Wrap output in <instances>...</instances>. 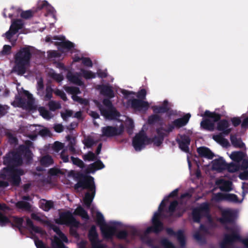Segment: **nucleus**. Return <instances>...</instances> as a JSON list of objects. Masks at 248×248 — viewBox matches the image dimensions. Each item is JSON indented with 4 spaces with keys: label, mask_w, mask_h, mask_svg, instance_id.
Segmentation results:
<instances>
[{
    "label": "nucleus",
    "mask_w": 248,
    "mask_h": 248,
    "mask_svg": "<svg viewBox=\"0 0 248 248\" xmlns=\"http://www.w3.org/2000/svg\"><path fill=\"white\" fill-rule=\"evenodd\" d=\"M92 216L96 217V221L99 225L102 234L105 238H110L116 235L119 238H124L126 236L125 232L121 231L123 225L118 221H110L108 223L105 222L103 215L98 212L94 206L91 208Z\"/></svg>",
    "instance_id": "obj_1"
},
{
    "label": "nucleus",
    "mask_w": 248,
    "mask_h": 248,
    "mask_svg": "<svg viewBox=\"0 0 248 248\" xmlns=\"http://www.w3.org/2000/svg\"><path fill=\"white\" fill-rule=\"evenodd\" d=\"M46 41L54 42L56 45L60 46V50L64 55L68 52L74 53L72 56L73 62H81L83 65L85 66L91 67L92 66V62L90 59L84 58L80 53L78 52L74 48V44L66 40L64 37L55 36L51 38L50 36H47L46 38Z\"/></svg>",
    "instance_id": "obj_2"
},
{
    "label": "nucleus",
    "mask_w": 248,
    "mask_h": 248,
    "mask_svg": "<svg viewBox=\"0 0 248 248\" xmlns=\"http://www.w3.org/2000/svg\"><path fill=\"white\" fill-rule=\"evenodd\" d=\"M222 217L220 218V221L222 223H228V225L229 227V228H227L229 235L226 236L225 239V243L228 244L230 242L238 237L240 228L235 224L232 222L236 218L237 213L232 210L227 209L222 211Z\"/></svg>",
    "instance_id": "obj_3"
},
{
    "label": "nucleus",
    "mask_w": 248,
    "mask_h": 248,
    "mask_svg": "<svg viewBox=\"0 0 248 248\" xmlns=\"http://www.w3.org/2000/svg\"><path fill=\"white\" fill-rule=\"evenodd\" d=\"M30 56L28 47L21 49L15 56V65L13 69V72L18 75L25 73L30 64Z\"/></svg>",
    "instance_id": "obj_4"
},
{
    "label": "nucleus",
    "mask_w": 248,
    "mask_h": 248,
    "mask_svg": "<svg viewBox=\"0 0 248 248\" xmlns=\"http://www.w3.org/2000/svg\"><path fill=\"white\" fill-rule=\"evenodd\" d=\"M75 188L78 189H88L91 192V194L88 192L86 194L84 198V203L86 206L89 207L94 198L95 190L93 178L91 176H87L83 180L79 181L76 185Z\"/></svg>",
    "instance_id": "obj_5"
},
{
    "label": "nucleus",
    "mask_w": 248,
    "mask_h": 248,
    "mask_svg": "<svg viewBox=\"0 0 248 248\" xmlns=\"http://www.w3.org/2000/svg\"><path fill=\"white\" fill-rule=\"evenodd\" d=\"M178 191V189H176L174 190L168 196L164 198V200L162 201L161 203H160L158 211L157 212L155 213L153 218H152V222H153V226L148 227L146 231V233H148L152 232H158L160 231L163 229L162 224L158 221V218L160 216V213L165 206V202L168 201V199L170 197H173L175 196Z\"/></svg>",
    "instance_id": "obj_6"
},
{
    "label": "nucleus",
    "mask_w": 248,
    "mask_h": 248,
    "mask_svg": "<svg viewBox=\"0 0 248 248\" xmlns=\"http://www.w3.org/2000/svg\"><path fill=\"white\" fill-rule=\"evenodd\" d=\"M18 91L19 90L18 89ZM18 95L16 96L15 100L12 103L14 107H21L29 109H32L34 103L31 94L27 91L23 90L18 91Z\"/></svg>",
    "instance_id": "obj_7"
},
{
    "label": "nucleus",
    "mask_w": 248,
    "mask_h": 248,
    "mask_svg": "<svg viewBox=\"0 0 248 248\" xmlns=\"http://www.w3.org/2000/svg\"><path fill=\"white\" fill-rule=\"evenodd\" d=\"M24 174L22 170L16 166L4 168L0 172V177L8 180L15 185H17L20 182V176Z\"/></svg>",
    "instance_id": "obj_8"
},
{
    "label": "nucleus",
    "mask_w": 248,
    "mask_h": 248,
    "mask_svg": "<svg viewBox=\"0 0 248 248\" xmlns=\"http://www.w3.org/2000/svg\"><path fill=\"white\" fill-rule=\"evenodd\" d=\"M94 103L99 108L101 114L106 119L116 120L117 118L120 116L119 113L117 112L109 100L104 99L103 106H99L96 101H94Z\"/></svg>",
    "instance_id": "obj_9"
},
{
    "label": "nucleus",
    "mask_w": 248,
    "mask_h": 248,
    "mask_svg": "<svg viewBox=\"0 0 248 248\" xmlns=\"http://www.w3.org/2000/svg\"><path fill=\"white\" fill-rule=\"evenodd\" d=\"M20 151L22 152H20L17 154L11 153L7 155L4 158V163L7 165L16 164L18 165L22 162L21 159L22 155L24 156H27L28 157H31V153L28 148L22 146H20Z\"/></svg>",
    "instance_id": "obj_10"
},
{
    "label": "nucleus",
    "mask_w": 248,
    "mask_h": 248,
    "mask_svg": "<svg viewBox=\"0 0 248 248\" xmlns=\"http://www.w3.org/2000/svg\"><path fill=\"white\" fill-rule=\"evenodd\" d=\"M55 221L59 224H66L70 226L71 233L76 236V232L73 228L77 227L79 223L73 217L71 213L67 212L61 214L59 218L56 219Z\"/></svg>",
    "instance_id": "obj_11"
},
{
    "label": "nucleus",
    "mask_w": 248,
    "mask_h": 248,
    "mask_svg": "<svg viewBox=\"0 0 248 248\" xmlns=\"http://www.w3.org/2000/svg\"><path fill=\"white\" fill-rule=\"evenodd\" d=\"M201 117H206L208 119L203 120L201 123L202 128L213 131L215 129L214 123L220 119V116L215 113L210 112L208 110L205 111L204 114H200Z\"/></svg>",
    "instance_id": "obj_12"
},
{
    "label": "nucleus",
    "mask_w": 248,
    "mask_h": 248,
    "mask_svg": "<svg viewBox=\"0 0 248 248\" xmlns=\"http://www.w3.org/2000/svg\"><path fill=\"white\" fill-rule=\"evenodd\" d=\"M124 130V126L122 123L117 121L116 125L107 126L102 128V137H111L119 135Z\"/></svg>",
    "instance_id": "obj_13"
},
{
    "label": "nucleus",
    "mask_w": 248,
    "mask_h": 248,
    "mask_svg": "<svg viewBox=\"0 0 248 248\" xmlns=\"http://www.w3.org/2000/svg\"><path fill=\"white\" fill-rule=\"evenodd\" d=\"M22 27L23 23L22 21L17 20L12 22L9 30L5 33L6 38L12 43L13 45H14L17 38L16 33Z\"/></svg>",
    "instance_id": "obj_14"
},
{
    "label": "nucleus",
    "mask_w": 248,
    "mask_h": 248,
    "mask_svg": "<svg viewBox=\"0 0 248 248\" xmlns=\"http://www.w3.org/2000/svg\"><path fill=\"white\" fill-rule=\"evenodd\" d=\"M150 142L151 140L146 137L144 132L141 131L133 139V146L136 151H139Z\"/></svg>",
    "instance_id": "obj_15"
},
{
    "label": "nucleus",
    "mask_w": 248,
    "mask_h": 248,
    "mask_svg": "<svg viewBox=\"0 0 248 248\" xmlns=\"http://www.w3.org/2000/svg\"><path fill=\"white\" fill-rule=\"evenodd\" d=\"M208 209L209 205L206 203H203L198 208L195 209L192 213L194 221L199 222L201 218L205 217L209 221H210V217L208 214Z\"/></svg>",
    "instance_id": "obj_16"
},
{
    "label": "nucleus",
    "mask_w": 248,
    "mask_h": 248,
    "mask_svg": "<svg viewBox=\"0 0 248 248\" xmlns=\"http://www.w3.org/2000/svg\"><path fill=\"white\" fill-rule=\"evenodd\" d=\"M117 92L118 93L119 92H120L122 93L124 99L127 100V106H129L130 105V103L131 102L132 100V99L134 98L135 96H137L139 99H143L145 97L146 95V92L144 89H142L137 94H136L135 93L129 92L127 90H125L124 89H119L117 90Z\"/></svg>",
    "instance_id": "obj_17"
},
{
    "label": "nucleus",
    "mask_w": 248,
    "mask_h": 248,
    "mask_svg": "<svg viewBox=\"0 0 248 248\" xmlns=\"http://www.w3.org/2000/svg\"><path fill=\"white\" fill-rule=\"evenodd\" d=\"M52 229L56 233L57 236H55L52 241L53 248H65L62 242H67L66 237L56 227H53Z\"/></svg>",
    "instance_id": "obj_18"
},
{
    "label": "nucleus",
    "mask_w": 248,
    "mask_h": 248,
    "mask_svg": "<svg viewBox=\"0 0 248 248\" xmlns=\"http://www.w3.org/2000/svg\"><path fill=\"white\" fill-rule=\"evenodd\" d=\"M243 199L239 200L237 196L232 194L218 193L212 197V201L219 202L222 200H226L229 202H233L235 203H241Z\"/></svg>",
    "instance_id": "obj_19"
},
{
    "label": "nucleus",
    "mask_w": 248,
    "mask_h": 248,
    "mask_svg": "<svg viewBox=\"0 0 248 248\" xmlns=\"http://www.w3.org/2000/svg\"><path fill=\"white\" fill-rule=\"evenodd\" d=\"M229 157L237 163L242 162V167L244 169L248 168V158L245 153L242 152H233L229 155Z\"/></svg>",
    "instance_id": "obj_20"
},
{
    "label": "nucleus",
    "mask_w": 248,
    "mask_h": 248,
    "mask_svg": "<svg viewBox=\"0 0 248 248\" xmlns=\"http://www.w3.org/2000/svg\"><path fill=\"white\" fill-rule=\"evenodd\" d=\"M24 219L23 218L12 217L9 218H7L3 215L1 211L0 210V225L3 226L9 222H12L17 227H20L22 226Z\"/></svg>",
    "instance_id": "obj_21"
},
{
    "label": "nucleus",
    "mask_w": 248,
    "mask_h": 248,
    "mask_svg": "<svg viewBox=\"0 0 248 248\" xmlns=\"http://www.w3.org/2000/svg\"><path fill=\"white\" fill-rule=\"evenodd\" d=\"M65 90L68 93L72 95V97L74 101L78 102L80 104L84 106H86L88 104V101L87 100L81 98L77 95L80 93L78 88L76 87H65Z\"/></svg>",
    "instance_id": "obj_22"
},
{
    "label": "nucleus",
    "mask_w": 248,
    "mask_h": 248,
    "mask_svg": "<svg viewBox=\"0 0 248 248\" xmlns=\"http://www.w3.org/2000/svg\"><path fill=\"white\" fill-rule=\"evenodd\" d=\"M89 237L92 245V248H106V246L101 245L98 240L97 234L94 226L91 228Z\"/></svg>",
    "instance_id": "obj_23"
},
{
    "label": "nucleus",
    "mask_w": 248,
    "mask_h": 248,
    "mask_svg": "<svg viewBox=\"0 0 248 248\" xmlns=\"http://www.w3.org/2000/svg\"><path fill=\"white\" fill-rule=\"evenodd\" d=\"M130 105H131V107L134 109L140 111H143L146 110L149 108L150 104L147 101L134 99L131 101Z\"/></svg>",
    "instance_id": "obj_24"
},
{
    "label": "nucleus",
    "mask_w": 248,
    "mask_h": 248,
    "mask_svg": "<svg viewBox=\"0 0 248 248\" xmlns=\"http://www.w3.org/2000/svg\"><path fill=\"white\" fill-rule=\"evenodd\" d=\"M210 166L212 170L221 171L226 168V163L222 157H219L213 160Z\"/></svg>",
    "instance_id": "obj_25"
},
{
    "label": "nucleus",
    "mask_w": 248,
    "mask_h": 248,
    "mask_svg": "<svg viewBox=\"0 0 248 248\" xmlns=\"http://www.w3.org/2000/svg\"><path fill=\"white\" fill-rule=\"evenodd\" d=\"M180 149L185 152L188 151V145L190 143L189 138L186 136H180L177 140Z\"/></svg>",
    "instance_id": "obj_26"
},
{
    "label": "nucleus",
    "mask_w": 248,
    "mask_h": 248,
    "mask_svg": "<svg viewBox=\"0 0 248 248\" xmlns=\"http://www.w3.org/2000/svg\"><path fill=\"white\" fill-rule=\"evenodd\" d=\"M216 184L222 191H230L232 189V183L229 181L218 179L216 181Z\"/></svg>",
    "instance_id": "obj_27"
},
{
    "label": "nucleus",
    "mask_w": 248,
    "mask_h": 248,
    "mask_svg": "<svg viewBox=\"0 0 248 248\" xmlns=\"http://www.w3.org/2000/svg\"><path fill=\"white\" fill-rule=\"evenodd\" d=\"M197 151L201 156L208 159L212 158L214 155L213 153L208 148L205 147L198 148Z\"/></svg>",
    "instance_id": "obj_28"
},
{
    "label": "nucleus",
    "mask_w": 248,
    "mask_h": 248,
    "mask_svg": "<svg viewBox=\"0 0 248 248\" xmlns=\"http://www.w3.org/2000/svg\"><path fill=\"white\" fill-rule=\"evenodd\" d=\"M98 89L100 93L109 98L114 97V94L110 87L108 86H99Z\"/></svg>",
    "instance_id": "obj_29"
},
{
    "label": "nucleus",
    "mask_w": 248,
    "mask_h": 248,
    "mask_svg": "<svg viewBox=\"0 0 248 248\" xmlns=\"http://www.w3.org/2000/svg\"><path fill=\"white\" fill-rule=\"evenodd\" d=\"M217 129L222 131L225 134H228L231 132L232 129L230 127V124L228 122L221 121L218 124Z\"/></svg>",
    "instance_id": "obj_30"
},
{
    "label": "nucleus",
    "mask_w": 248,
    "mask_h": 248,
    "mask_svg": "<svg viewBox=\"0 0 248 248\" xmlns=\"http://www.w3.org/2000/svg\"><path fill=\"white\" fill-rule=\"evenodd\" d=\"M35 127V126L34 125H31L30 126L31 130L35 132L34 134L29 136L31 140H33L35 138L36 136V134L38 133L42 136H46L49 134V131L47 129L44 128L40 130V129H37Z\"/></svg>",
    "instance_id": "obj_31"
},
{
    "label": "nucleus",
    "mask_w": 248,
    "mask_h": 248,
    "mask_svg": "<svg viewBox=\"0 0 248 248\" xmlns=\"http://www.w3.org/2000/svg\"><path fill=\"white\" fill-rule=\"evenodd\" d=\"M191 115L187 113L183 118L176 120L174 122V125L178 127H180L185 125L188 122Z\"/></svg>",
    "instance_id": "obj_32"
},
{
    "label": "nucleus",
    "mask_w": 248,
    "mask_h": 248,
    "mask_svg": "<svg viewBox=\"0 0 248 248\" xmlns=\"http://www.w3.org/2000/svg\"><path fill=\"white\" fill-rule=\"evenodd\" d=\"M104 167V166L103 164L101 161H98L90 165L87 170V171L88 173H93L95 170L101 169Z\"/></svg>",
    "instance_id": "obj_33"
},
{
    "label": "nucleus",
    "mask_w": 248,
    "mask_h": 248,
    "mask_svg": "<svg viewBox=\"0 0 248 248\" xmlns=\"http://www.w3.org/2000/svg\"><path fill=\"white\" fill-rule=\"evenodd\" d=\"M23 201L19 202L16 204L17 207L23 209L28 210L30 208V204L27 202L30 200L29 197H24Z\"/></svg>",
    "instance_id": "obj_34"
},
{
    "label": "nucleus",
    "mask_w": 248,
    "mask_h": 248,
    "mask_svg": "<svg viewBox=\"0 0 248 248\" xmlns=\"http://www.w3.org/2000/svg\"><path fill=\"white\" fill-rule=\"evenodd\" d=\"M231 141L232 144L235 147L243 148L245 147V144L240 138H237L235 136H231Z\"/></svg>",
    "instance_id": "obj_35"
},
{
    "label": "nucleus",
    "mask_w": 248,
    "mask_h": 248,
    "mask_svg": "<svg viewBox=\"0 0 248 248\" xmlns=\"http://www.w3.org/2000/svg\"><path fill=\"white\" fill-rule=\"evenodd\" d=\"M213 138L217 142L223 147H227L229 145L228 141L223 138L221 135H214Z\"/></svg>",
    "instance_id": "obj_36"
},
{
    "label": "nucleus",
    "mask_w": 248,
    "mask_h": 248,
    "mask_svg": "<svg viewBox=\"0 0 248 248\" xmlns=\"http://www.w3.org/2000/svg\"><path fill=\"white\" fill-rule=\"evenodd\" d=\"M40 206L44 211H47L53 206V203L51 201L42 199L40 201Z\"/></svg>",
    "instance_id": "obj_37"
},
{
    "label": "nucleus",
    "mask_w": 248,
    "mask_h": 248,
    "mask_svg": "<svg viewBox=\"0 0 248 248\" xmlns=\"http://www.w3.org/2000/svg\"><path fill=\"white\" fill-rule=\"evenodd\" d=\"M226 168L228 170L231 172H234L244 169V168L242 167V166H240L234 163H230L228 165H226Z\"/></svg>",
    "instance_id": "obj_38"
},
{
    "label": "nucleus",
    "mask_w": 248,
    "mask_h": 248,
    "mask_svg": "<svg viewBox=\"0 0 248 248\" xmlns=\"http://www.w3.org/2000/svg\"><path fill=\"white\" fill-rule=\"evenodd\" d=\"M27 227L30 229L31 231L35 232L41 233L42 231L39 228L35 227L33 225L31 221L29 218H25Z\"/></svg>",
    "instance_id": "obj_39"
},
{
    "label": "nucleus",
    "mask_w": 248,
    "mask_h": 248,
    "mask_svg": "<svg viewBox=\"0 0 248 248\" xmlns=\"http://www.w3.org/2000/svg\"><path fill=\"white\" fill-rule=\"evenodd\" d=\"M167 102L165 101L164 102V106L163 107L160 106H155L153 107V110L155 113H161L165 112L166 110L169 109V107L166 105Z\"/></svg>",
    "instance_id": "obj_40"
},
{
    "label": "nucleus",
    "mask_w": 248,
    "mask_h": 248,
    "mask_svg": "<svg viewBox=\"0 0 248 248\" xmlns=\"http://www.w3.org/2000/svg\"><path fill=\"white\" fill-rule=\"evenodd\" d=\"M67 78L68 79L69 81L72 83H75L78 85H81L82 84V81L79 78V76H72L70 73H69L67 75Z\"/></svg>",
    "instance_id": "obj_41"
},
{
    "label": "nucleus",
    "mask_w": 248,
    "mask_h": 248,
    "mask_svg": "<svg viewBox=\"0 0 248 248\" xmlns=\"http://www.w3.org/2000/svg\"><path fill=\"white\" fill-rule=\"evenodd\" d=\"M80 76H82L86 79H91L94 78L95 77L94 73L92 72L91 71L83 69H81Z\"/></svg>",
    "instance_id": "obj_42"
},
{
    "label": "nucleus",
    "mask_w": 248,
    "mask_h": 248,
    "mask_svg": "<svg viewBox=\"0 0 248 248\" xmlns=\"http://www.w3.org/2000/svg\"><path fill=\"white\" fill-rule=\"evenodd\" d=\"M74 214L80 216L83 219H88L87 213L81 206H78L75 210Z\"/></svg>",
    "instance_id": "obj_43"
},
{
    "label": "nucleus",
    "mask_w": 248,
    "mask_h": 248,
    "mask_svg": "<svg viewBox=\"0 0 248 248\" xmlns=\"http://www.w3.org/2000/svg\"><path fill=\"white\" fill-rule=\"evenodd\" d=\"M38 7L39 9L46 8L47 10L50 11L53 13L54 9L46 1H39L38 2Z\"/></svg>",
    "instance_id": "obj_44"
},
{
    "label": "nucleus",
    "mask_w": 248,
    "mask_h": 248,
    "mask_svg": "<svg viewBox=\"0 0 248 248\" xmlns=\"http://www.w3.org/2000/svg\"><path fill=\"white\" fill-rule=\"evenodd\" d=\"M48 75L54 80H56L58 82L61 81L63 79V77L60 74H57L55 73V72L50 69L47 72Z\"/></svg>",
    "instance_id": "obj_45"
},
{
    "label": "nucleus",
    "mask_w": 248,
    "mask_h": 248,
    "mask_svg": "<svg viewBox=\"0 0 248 248\" xmlns=\"http://www.w3.org/2000/svg\"><path fill=\"white\" fill-rule=\"evenodd\" d=\"M40 115L45 119H49L52 117V115L46 109L43 107L39 108Z\"/></svg>",
    "instance_id": "obj_46"
},
{
    "label": "nucleus",
    "mask_w": 248,
    "mask_h": 248,
    "mask_svg": "<svg viewBox=\"0 0 248 248\" xmlns=\"http://www.w3.org/2000/svg\"><path fill=\"white\" fill-rule=\"evenodd\" d=\"M53 162L52 159L48 155L45 156L41 159V163L45 166H48Z\"/></svg>",
    "instance_id": "obj_47"
},
{
    "label": "nucleus",
    "mask_w": 248,
    "mask_h": 248,
    "mask_svg": "<svg viewBox=\"0 0 248 248\" xmlns=\"http://www.w3.org/2000/svg\"><path fill=\"white\" fill-rule=\"evenodd\" d=\"M83 142L85 147L87 148H90L94 145L96 142H95L92 138L88 137L85 139Z\"/></svg>",
    "instance_id": "obj_48"
},
{
    "label": "nucleus",
    "mask_w": 248,
    "mask_h": 248,
    "mask_svg": "<svg viewBox=\"0 0 248 248\" xmlns=\"http://www.w3.org/2000/svg\"><path fill=\"white\" fill-rule=\"evenodd\" d=\"M175 235L176 236L178 240L179 241L181 244L183 245L185 241V238L183 232L182 231H179L175 234Z\"/></svg>",
    "instance_id": "obj_49"
},
{
    "label": "nucleus",
    "mask_w": 248,
    "mask_h": 248,
    "mask_svg": "<svg viewBox=\"0 0 248 248\" xmlns=\"http://www.w3.org/2000/svg\"><path fill=\"white\" fill-rule=\"evenodd\" d=\"M33 15V13L31 10H27L25 11H22L20 16L22 18H28L31 17Z\"/></svg>",
    "instance_id": "obj_50"
},
{
    "label": "nucleus",
    "mask_w": 248,
    "mask_h": 248,
    "mask_svg": "<svg viewBox=\"0 0 248 248\" xmlns=\"http://www.w3.org/2000/svg\"><path fill=\"white\" fill-rule=\"evenodd\" d=\"M161 245L164 248H174L173 245L167 239H163L161 241Z\"/></svg>",
    "instance_id": "obj_51"
},
{
    "label": "nucleus",
    "mask_w": 248,
    "mask_h": 248,
    "mask_svg": "<svg viewBox=\"0 0 248 248\" xmlns=\"http://www.w3.org/2000/svg\"><path fill=\"white\" fill-rule=\"evenodd\" d=\"M73 112L71 110H66L64 112L61 113L62 118L64 120H66L68 118L72 116Z\"/></svg>",
    "instance_id": "obj_52"
},
{
    "label": "nucleus",
    "mask_w": 248,
    "mask_h": 248,
    "mask_svg": "<svg viewBox=\"0 0 248 248\" xmlns=\"http://www.w3.org/2000/svg\"><path fill=\"white\" fill-rule=\"evenodd\" d=\"M84 158L85 160L89 161H93L95 159V155L92 152H89L88 154L84 155Z\"/></svg>",
    "instance_id": "obj_53"
},
{
    "label": "nucleus",
    "mask_w": 248,
    "mask_h": 248,
    "mask_svg": "<svg viewBox=\"0 0 248 248\" xmlns=\"http://www.w3.org/2000/svg\"><path fill=\"white\" fill-rule=\"evenodd\" d=\"M49 106L50 109L52 110H54L56 109L59 108H60V105L59 103L51 101L49 103Z\"/></svg>",
    "instance_id": "obj_54"
},
{
    "label": "nucleus",
    "mask_w": 248,
    "mask_h": 248,
    "mask_svg": "<svg viewBox=\"0 0 248 248\" xmlns=\"http://www.w3.org/2000/svg\"><path fill=\"white\" fill-rule=\"evenodd\" d=\"M71 160H72L73 164L77 165V166H79L80 168L83 167V163L81 160H80L77 158H75L73 157H71Z\"/></svg>",
    "instance_id": "obj_55"
},
{
    "label": "nucleus",
    "mask_w": 248,
    "mask_h": 248,
    "mask_svg": "<svg viewBox=\"0 0 248 248\" xmlns=\"http://www.w3.org/2000/svg\"><path fill=\"white\" fill-rule=\"evenodd\" d=\"M11 46L9 45H4L3 47L1 53L2 55H7L10 53Z\"/></svg>",
    "instance_id": "obj_56"
},
{
    "label": "nucleus",
    "mask_w": 248,
    "mask_h": 248,
    "mask_svg": "<svg viewBox=\"0 0 248 248\" xmlns=\"http://www.w3.org/2000/svg\"><path fill=\"white\" fill-rule=\"evenodd\" d=\"M54 93L57 95L59 96L63 100H65L66 99V95L62 91L56 89L55 90Z\"/></svg>",
    "instance_id": "obj_57"
},
{
    "label": "nucleus",
    "mask_w": 248,
    "mask_h": 248,
    "mask_svg": "<svg viewBox=\"0 0 248 248\" xmlns=\"http://www.w3.org/2000/svg\"><path fill=\"white\" fill-rule=\"evenodd\" d=\"M63 147V144L62 143L58 142V141L55 142L53 145L54 150L56 152L59 151Z\"/></svg>",
    "instance_id": "obj_58"
},
{
    "label": "nucleus",
    "mask_w": 248,
    "mask_h": 248,
    "mask_svg": "<svg viewBox=\"0 0 248 248\" xmlns=\"http://www.w3.org/2000/svg\"><path fill=\"white\" fill-rule=\"evenodd\" d=\"M244 170L239 174V178L242 180L248 179V171L246 169H243Z\"/></svg>",
    "instance_id": "obj_59"
},
{
    "label": "nucleus",
    "mask_w": 248,
    "mask_h": 248,
    "mask_svg": "<svg viewBox=\"0 0 248 248\" xmlns=\"http://www.w3.org/2000/svg\"><path fill=\"white\" fill-rule=\"evenodd\" d=\"M242 118H243L242 127L243 128L248 127V117H245L244 115H243Z\"/></svg>",
    "instance_id": "obj_60"
},
{
    "label": "nucleus",
    "mask_w": 248,
    "mask_h": 248,
    "mask_svg": "<svg viewBox=\"0 0 248 248\" xmlns=\"http://www.w3.org/2000/svg\"><path fill=\"white\" fill-rule=\"evenodd\" d=\"M159 119V117L156 115H153L149 117L148 122L150 124L156 122Z\"/></svg>",
    "instance_id": "obj_61"
},
{
    "label": "nucleus",
    "mask_w": 248,
    "mask_h": 248,
    "mask_svg": "<svg viewBox=\"0 0 248 248\" xmlns=\"http://www.w3.org/2000/svg\"><path fill=\"white\" fill-rule=\"evenodd\" d=\"M37 90L38 92L42 91L43 89V80L41 78L38 79L37 80Z\"/></svg>",
    "instance_id": "obj_62"
},
{
    "label": "nucleus",
    "mask_w": 248,
    "mask_h": 248,
    "mask_svg": "<svg viewBox=\"0 0 248 248\" xmlns=\"http://www.w3.org/2000/svg\"><path fill=\"white\" fill-rule=\"evenodd\" d=\"M162 140L163 138L162 137H161L157 139H155L154 140H153L152 141L154 142L155 145L158 146L162 143Z\"/></svg>",
    "instance_id": "obj_63"
},
{
    "label": "nucleus",
    "mask_w": 248,
    "mask_h": 248,
    "mask_svg": "<svg viewBox=\"0 0 248 248\" xmlns=\"http://www.w3.org/2000/svg\"><path fill=\"white\" fill-rule=\"evenodd\" d=\"M46 99H49L51 97L52 95V89L47 87L46 89Z\"/></svg>",
    "instance_id": "obj_64"
}]
</instances>
